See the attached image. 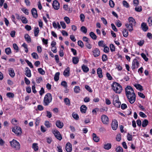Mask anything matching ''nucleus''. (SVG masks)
<instances>
[{
    "label": "nucleus",
    "instance_id": "1",
    "mask_svg": "<svg viewBox=\"0 0 152 152\" xmlns=\"http://www.w3.org/2000/svg\"><path fill=\"white\" fill-rule=\"evenodd\" d=\"M112 88L116 93L120 94L122 90L121 86L116 82H114L112 85Z\"/></svg>",
    "mask_w": 152,
    "mask_h": 152
},
{
    "label": "nucleus",
    "instance_id": "2",
    "mask_svg": "<svg viewBox=\"0 0 152 152\" xmlns=\"http://www.w3.org/2000/svg\"><path fill=\"white\" fill-rule=\"evenodd\" d=\"M52 96L51 94L48 93L45 95L44 99L43 104L45 106H48L51 102Z\"/></svg>",
    "mask_w": 152,
    "mask_h": 152
},
{
    "label": "nucleus",
    "instance_id": "3",
    "mask_svg": "<svg viewBox=\"0 0 152 152\" xmlns=\"http://www.w3.org/2000/svg\"><path fill=\"white\" fill-rule=\"evenodd\" d=\"M11 146L15 150H19L20 148V145L19 143L16 140L13 139L10 142Z\"/></svg>",
    "mask_w": 152,
    "mask_h": 152
},
{
    "label": "nucleus",
    "instance_id": "4",
    "mask_svg": "<svg viewBox=\"0 0 152 152\" xmlns=\"http://www.w3.org/2000/svg\"><path fill=\"white\" fill-rule=\"evenodd\" d=\"M12 131L17 135H19L21 134L22 133L21 128L18 126H15L12 129Z\"/></svg>",
    "mask_w": 152,
    "mask_h": 152
},
{
    "label": "nucleus",
    "instance_id": "5",
    "mask_svg": "<svg viewBox=\"0 0 152 152\" xmlns=\"http://www.w3.org/2000/svg\"><path fill=\"white\" fill-rule=\"evenodd\" d=\"M113 104L117 108H119L120 107L121 102L119 101V99L118 96H115L114 97Z\"/></svg>",
    "mask_w": 152,
    "mask_h": 152
},
{
    "label": "nucleus",
    "instance_id": "6",
    "mask_svg": "<svg viewBox=\"0 0 152 152\" xmlns=\"http://www.w3.org/2000/svg\"><path fill=\"white\" fill-rule=\"evenodd\" d=\"M53 133L54 134L55 137L57 139L59 140L62 139V137L59 132L56 129H54L52 130Z\"/></svg>",
    "mask_w": 152,
    "mask_h": 152
},
{
    "label": "nucleus",
    "instance_id": "7",
    "mask_svg": "<svg viewBox=\"0 0 152 152\" xmlns=\"http://www.w3.org/2000/svg\"><path fill=\"white\" fill-rule=\"evenodd\" d=\"M128 99L129 100V102L131 104L133 103L136 100V95H131L126 96Z\"/></svg>",
    "mask_w": 152,
    "mask_h": 152
},
{
    "label": "nucleus",
    "instance_id": "8",
    "mask_svg": "<svg viewBox=\"0 0 152 152\" xmlns=\"http://www.w3.org/2000/svg\"><path fill=\"white\" fill-rule=\"evenodd\" d=\"M139 63L138 60L136 59H134L132 61L131 68L133 70L136 68H137L139 66Z\"/></svg>",
    "mask_w": 152,
    "mask_h": 152
},
{
    "label": "nucleus",
    "instance_id": "9",
    "mask_svg": "<svg viewBox=\"0 0 152 152\" xmlns=\"http://www.w3.org/2000/svg\"><path fill=\"white\" fill-rule=\"evenodd\" d=\"M102 121L104 124H107L109 123L108 117L106 115H103L101 117Z\"/></svg>",
    "mask_w": 152,
    "mask_h": 152
},
{
    "label": "nucleus",
    "instance_id": "10",
    "mask_svg": "<svg viewBox=\"0 0 152 152\" xmlns=\"http://www.w3.org/2000/svg\"><path fill=\"white\" fill-rule=\"evenodd\" d=\"M52 6L53 8L56 10H58L59 8V4L57 0H54L53 2Z\"/></svg>",
    "mask_w": 152,
    "mask_h": 152
},
{
    "label": "nucleus",
    "instance_id": "11",
    "mask_svg": "<svg viewBox=\"0 0 152 152\" xmlns=\"http://www.w3.org/2000/svg\"><path fill=\"white\" fill-rule=\"evenodd\" d=\"M118 122L116 120L114 119L112 122V126L113 130H115L118 128Z\"/></svg>",
    "mask_w": 152,
    "mask_h": 152
},
{
    "label": "nucleus",
    "instance_id": "12",
    "mask_svg": "<svg viewBox=\"0 0 152 152\" xmlns=\"http://www.w3.org/2000/svg\"><path fill=\"white\" fill-rule=\"evenodd\" d=\"M128 20L129 21L128 24L131 25L135 26L136 22L134 19L132 17H129Z\"/></svg>",
    "mask_w": 152,
    "mask_h": 152
},
{
    "label": "nucleus",
    "instance_id": "13",
    "mask_svg": "<svg viewBox=\"0 0 152 152\" xmlns=\"http://www.w3.org/2000/svg\"><path fill=\"white\" fill-rule=\"evenodd\" d=\"M65 149L67 152H71L72 150V145L69 142H67L66 145Z\"/></svg>",
    "mask_w": 152,
    "mask_h": 152
},
{
    "label": "nucleus",
    "instance_id": "14",
    "mask_svg": "<svg viewBox=\"0 0 152 152\" xmlns=\"http://www.w3.org/2000/svg\"><path fill=\"white\" fill-rule=\"evenodd\" d=\"M56 125L58 128L60 129L62 128L64 126L63 123L59 120H58L56 121Z\"/></svg>",
    "mask_w": 152,
    "mask_h": 152
},
{
    "label": "nucleus",
    "instance_id": "15",
    "mask_svg": "<svg viewBox=\"0 0 152 152\" xmlns=\"http://www.w3.org/2000/svg\"><path fill=\"white\" fill-rule=\"evenodd\" d=\"M31 14L33 17L36 18L38 17L37 10L35 8H33L31 10Z\"/></svg>",
    "mask_w": 152,
    "mask_h": 152
},
{
    "label": "nucleus",
    "instance_id": "16",
    "mask_svg": "<svg viewBox=\"0 0 152 152\" xmlns=\"http://www.w3.org/2000/svg\"><path fill=\"white\" fill-rule=\"evenodd\" d=\"M26 70V73L25 74V75L28 77H31V71L29 69L28 67H26L25 68Z\"/></svg>",
    "mask_w": 152,
    "mask_h": 152
},
{
    "label": "nucleus",
    "instance_id": "17",
    "mask_svg": "<svg viewBox=\"0 0 152 152\" xmlns=\"http://www.w3.org/2000/svg\"><path fill=\"white\" fill-rule=\"evenodd\" d=\"M125 26L127 29L130 32L132 31L133 30L134 25H131L128 23H125Z\"/></svg>",
    "mask_w": 152,
    "mask_h": 152
},
{
    "label": "nucleus",
    "instance_id": "18",
    "mask_svg": "<svg viewBox=\"0 0 152 152\" xmlns=\"http://www.w3.org/2000/svg\"><path fill=\"white\" fill-rule=\"evenodd\" d=\"M93 55L94 57L98 56L100 52L99 50L97 48H95L93 51Z\"/></svg>",
    "mask_w": 152,
    "mask_h": 152
},
{
    "label": "nucleus",
    "instance_id": "19",
    "mask_svg": "<svg viewBox=\"0 0 152 152\" xmlns=\"http://www.w3.org/2000/svg\"><path fill=\"white\" fill-rule=\"evenodd\" d=\"M64 75L65 77H68L69 75V68L67 67L64 70L63 72Z\"/></svg>",
    "mask_w": 152,
    "mask_h": 152
},
{
    "label": "nucleus",
    "instance_id": "20",
    "mask_svg": "<svg viewBox=\"0 0 152 152\" xmlns=\"http://www.w3.org/2000/svg\"><path fill=\"white\" fill-rule=\"evenodd\" d=\"M97 73L99 78H101L103 77L102 70L101 68H99L97 69Z\"/></svg>",
    "mask_w": 152,
    "mask_h": 152
},
{
    "label": "nucleus",
    "instance_id": "21",
    "mask_svg": "<svg viewBox=\"0 0 152 152\" xmlns=\"http://www.w3.org/2000/svg\"><path fill=\"white\" fill-rule=\"evenodd\" d=\"M9 74L12 77H13L15 76L14 70L12 68H10L9 69Z\"/></svg>",
    "mask_w": 152,
    "mask_h": 152
},
{
    "label": "nucleus",
    "instance_id": "22",
    "mask_svg": "<svg viewBox=\"0 0 152 152\" xmlns=\"http://www.w3.org/2000/svg\"><path fill=\"white\" fill-rule=\"evenodd\" d=\"M141 27L142 30L145 31H146L148 29V27L145 23H142Z\"/></svg>",
    "mask_w": 152,
    "mask_h": 152
},
{
    "label": "nucleus",
    "instance_id": "23",
    "mask_svg": "<svg viewBox=\"0 0 152 152\" xmlns=\"http://www.w3.org/2000/svg\"><path fill=\"white\" fill-rule=\"evenodd\" d=\"M87 109V107L84 105H82L80 108V111L82 113H86Z\"/></svg>",
    "mask_w": 152,
    "mask_h": 152
},
{
    "label": "nucleus",
    "instance_id": "24",
    "mask_svg": "<svg viewBox=\"0 0 152 152\" xmlns=\"http://www.w3.org/2000/svg\"><path fill=\"white\" fill-rule=\"evenodd\" d=\"M24 38L29 43L31 42V39L30 36L28 34L25 35Z\"/></svg>",
    "mask_w": 152,
    "mask_h": 152
},
{
    "label": "nucleus",
    "instance_id": "25",
    "mask_svg": "<svg viewBox=\"0 0 152 152\" xmlns=\"http://www.w3.org/2000/svg\"><path fill=\"white\" fill-rule=\"evenodd\" d=\"M92 137H93V140H94V141L96 142H98L99 141V138L98 137L96 134L93 133L92 134Z\"/></svg>",
    "mask_w": 152,
    "mask_h": 152
},
{
    "label": "nucleus",
    "instance_id": "26",
    "mask_svg": "<svg viewBox=\"0 0 152 152\" xmlns=\"http://www.w3.org/2000/svg\"><path fill=\"white\" fill-rule=\"evenodd\" d=\"M20 19L23 23L26 24L28 23V20L24 16L21 15L20 16Z\"/></svg>",
    "mask_w": 152,
    "mask_h": 152
},
{
    "label": "nucleus",
    "instance_id": "27",
    "mask_svg": "<svg viewBox=\"0 0 152 152\" xmlns=\"http://www.w3.org/2000/svg\"><path fill=\"white\" fill-rule=\"evenodd\" d=\"M134 86L137 89L141 91L143 90L142 87L140 84H135Z\"/></svg>",
    "mask_w": 152,
    "mask_h": 152
},
{
    "label": "nucleus",
    "instance_id": "28",
    "mask_svg": "<svg viewBox=\"0 0 152 152\" xmlns=\"http://www.w3.org/2000/svg\"><path fill=\"white\" fill-rule=\"evenodd\" d=\"M135 94L134 92V91L133 89V90H131V91H127V90L126 89V96H128L129 95H135Z\"/></svg>",
    "mask_w": 152,
    "mask_h": 152
},
{
    "label": "nucleus",
    "instance_id": "29",
    "mask_svg": "<svg viewBox=\"0 0 152 152\" xmlns=\"http://www.w3.org/2000/svg\"><path fill=\"white\" fill-rule=\"evenodd\" d=\"M79 61V58L78 57H74L72 58V61L74 64H77L78 63Z\"/></svg>",
    "mask_w": 152,
    "mask_h": 152
},
{
    "label": "nucleus",
    "instance_id": "30",
    "mask_svg": "<svg viewBox=\"0 0 152 152\" xmlns=\"http://www.w3.org/2000/svg\"><path fill=\"white\" fill-rule=\"evenodd\" d=\"M90 36L93 39L96 40L97 38L96 35L93 32H91L89 34Z\"/></svg>",
    "mask_w": 152,
    "mask_h": 152
},
{
    "label": "nucleus",
    "instance_id": "31",
    "mask_svg": "<svg viewBox=\"0 0 152 152\" xmlns=\"http://www.w3.org/2000/svg\"><path fill=\"white\" fill-rule=\"evenodd\" d=\"M82 69H83V71L84 72H87L89 71V68L88 67L85 65H83L82 66Z\"/></svg>",
    "mask_w": 152,
    "mask_h": 152
},
{
    "label": "nucleus",
    "instance_id": "32",
    "mask_svg": "<svg viewBox=\"0 0 152 152\" xmlns=\"http://www.w3.org/2000/svg\"><path fill=\"white\" fill-rule=\"evenodd\" d=\"M74 91L76 93H79L80 91V89L79 86H76L74 89Z\"/></svg>",
    "mask_w": 152,
    "mask_h": 152
},
{
    "label": "nucleus",
    "instance_id": "33",
    "mask_svg": "<svg viewBox=\"0 0 152 152\" xmlns=\"http://www.w3.org/2000/svg\"><path fill=\"white\" fill-rule=\"evenodd\" d=\"M111 144L109 143L104 144V148L107 150H109L111 148Z\"/></svg>",
    "mask_w": 152,
    "mask_h": 152
},
{
    "label": "nucleus",
    "instance_id": "34",
    "mask_svg": "<svg viewBox=\"0 0 152 152\" xmlns=\"http://www.w3.org/2000/svg\"><path fill=\"white\" fill-rule=\"evenodd\" d=\"M148 121L147 119H145L142 122V126L143 127H145L148 125Z\"/></svg>",
    "mask_w": 152,
    "mask_h": 152
},
{
    "label": "nucleus",
    "instance_id": "35",
    "mask_svg": "<svg viewBox=\"0 0 152 152\" xmlns=\"http://www.w3.org/2000/svg\"><path fill=\"white\" fill-rule=\"evenodd\" d=\"M122 33L123 36L125 37H126L128 36V32L127 30L126 29L123 30L122 31Z\"/></svg>",
    "mask_w": 152,
    "mask_h": 152
},
{
    "label": "nucleus",
    "instance_id": "36",
    "mask_svg": "<svg viewBox=\"0 0 152 152\" xmlns=\"http://www.w3.org/2000/svg\"><path fill=\"white\" fill-rule=\"evenodd\" d=\"M60 75V73L59 72H56L54 77V80L56 81H58L59 79V75Z\"/></svg>",
    "mask_w": 152,
    "mask_h": 152
},
{
    "label": "nucleus",
    "instance_id": "37",
    "mask_svg": "<svg viewBox=\"0 0 152 152\" xmlns=\"http://www.w3.org/2000/svg\"><path fill=\"white\" fill-rule=\"evenodd\" d=\"M39 32V29L38 27H35L34 28V34L35 37L37 36Z\"/></svg>",
    "mask_w": 152,
    "mask_h": 152
},
{
    "label": "nucleus",
    "instance_id": "38",
    "mask_svg": "<svg viewBox=\"0 0 152 152\" xmlns=\"http://www.w3.org/2000/svg\"><path fill=\"white\" fill-rule=\"evenodd\" d=\"M32 148L35 151H37L38 150L39 148L37 145V144L36 143H33L32 144Z\"/></svg>",
    "mask_w": 152,
    "mask_h": 152
},
{
    "label": "nucleus",
    "instance_id": "39",
    "mask_svg": "<svg viewBox=\"0 0 152 152\" xmlns=\"http://www.w3.org/2000/svg\"><path fill=\"white\" fill-rule=\"evenodd\" d=\"M115 151L117 152H123L122 148L120 146H118L116 148Z\"/></svg>",
    "mask_w": 152,
    "mask_h": 152
},
{
    "label": "nucleus",
    "instance_id": "40",
    "mask_svg": "<svg viewBox=\"0 0 152 152\" xmlns=\"http://www.w3.org/2000/svg\"><path fill=\"white\" fill-rule=\"evenodd\" d=\"M45 126L47 128H50L52 126L51 124L48 121H46L45 123Z\"/></svg>",
    "mask_w": 152,
    "mask_h": 152
},
{
    "label": "nucleus",
    "instance_id": "41",
    "mask_svg": "<svg viewBox=\"0 0 152 152\" xmlns=\"http://www.w3.org/2000/svg\"><path fill=\"white\" fill-rule=\"evenodd\" d=\"M80 30L86 34L87 32V29L86 27L84 26H82Z\"/></svg>",
    "mask_w": 152,
    "mask_h": 152
},
{
    "label": "nucleus",
    "instance_id": "42",
    "mask_svg": "<svg viewBox=\"0 0 152 152\" xmlns=\"http://www.w3.org/2000/svg\"><path fill=\"white\" fill-rule=\"evenodd\" d=\"M64 101L66 105L69 106L70 105V102L69 99L67 98H65Z\"/></svg>",
    "mask_w": 152,
    "mask_h": 152
},
{
    "label": "nucleus",
    "instance_id": "43",
    "mask_svg": "<svg viewBox=\"0 0 152 152\" xmlns=\"http://www.w3.org/2000/svg\"><path fill=\"white\" fill-rule=\"evenodd\" d=\"M38 71L42 75H44L45 73V71L41 68H39Z\"/></svg>",
    "mask_w": 152,
    "mask_h": 152
},
{
    "label": "nucleus",
    "instance_id": "44",
    "mask_svg": "<svg viewBox=\"0 0 152 152\" xmlns=\"http://www.w3.org/2000/svg\"><path fill=\"white\" fill-rule=\"evenodd\" d=\"M5 52L7 55H9L11 53V50L10 48H8L5 49Z\"/></svg>",
    "mask_w": 152,
    "mask_h": 152
},
{
    "label": "nucleus",
    "instance_id": "45",
    "mask_svg": "<svg viewBox=\"0 0 152 152\" xmlns=\"http://www.w3.org/2000/svg\"><path fill=\"white\" fill-rule=\"evenodd\" d=\"M115 24L116 25V26L118 27H120L122 25V23L121 21L118 20L116 21Z\"/></svg>",
    "mask_w": 152,
    "mask_h": 152
},
{
    "label": "nucleus",
    "instance_id": "46",
    "mask_svg": "<svg viewBox=\"0 0 152 152\" xmlns=\"http://www.w3.org/2000/svg\"><path fill=\"white\" fill-rule=\"evenodd\" d=\"M98 45L99 47H104L105 46V44H104V41L102 40L99 41L98 42Z\"/></svg>",
    "mask_w": 152,
    "mask_h": 152
},
{
    "label": "nucleus",
    "instance_id": "47",
    "mask_svg": "<svg viewBox=\"0 0 152 152\" xmlns=\"http://www.w3.org/2000/svg\"><path fill=\"white\" fill-rule=\"evenodd\" d=\"M148 22L149 26H151L152 25V17H150L148 18Z\"/></svg>",
    "mask_w": 152,
    "mask_h": 152
},
{
    "label": "nucleus",
    "instance_id": "48",
    "mask_svg": "<svg viewBox=\"0 0 152 152\" xmlns=\"http://www.w3.org/2000/svg\"><path fill=\"white\" fill-rule=\"evenodd\" d=\"M6 95L8 97L12 98H13L14 96V94L11 92L7 93L6 94Z\"/></svg>",
    "mask_w": 152,
    "mask_h": 152
},
{
    "label": "nucleus",
    "instance_id": "49",
    "mask_svg": "<svg viewBox=\"0 0 152 152\" xmlns=\"http://www.w3.org/2000/svg\"><path fill=\"white\" fill-rule=\"evenodd\" d=\"M31 56L34 58L35 59H38V56L36 53H32L31 54Z\"/></svg>",
    "mask_w": 152,
    "mask_h": 152
},
{
    "label": "nucleus",
    "instance_id": "50",
    "mask_svg": "<svg viewBox=\"0 0 152 152\" xmlns=\"http://www.w3.org/2000/svg\"><path fill=\"white\" fill-rule=\"evenodd\" d=\"M127 139L129 141H132V135L129 133H128L127 136Z\"/></svg>",
    "mask_w": 152,
    "mask_h": 152
},
{
    "label": "nucleus",
    "instance_id": "51",
    "mask_svg": "<svg viewBox=\"0 0 152 152\" xmlns=\"http://www.w3.org/2000/svg\"><path fill=\"white\" fill-rule=\"evenodd\" d=\"M85 88L88 91L90 92H92V90L91 88L88 86L87 85H86L85 86Z\"/></svg>",
    "mask_w": 152,
    "mask_h": 152
},
{
    "label": "nucleus",
    "instance_id": "52",
    "mask_svg": "<svg viewBox=\"0 0 152 152\" xmlns=\"http://www.w3.org/2000/svg\"><path fill=\"white\" fill-rule=\"evenodd\" d=\"M142 57L146 61H147L148 60V58L145 55L144 53H142L141 54Z\"/></svg>",
    "mask_w": 152,
    "mask_h": 152
},
{
    "label": "nucleus",
    "instance_id": "53",
    "mask_svg": "<svg viewBox=\"0 0 152 152\" xmlns=\"http://www.w3.org/2000/svg\"><path fill=\"white\" fill-rule=\"evenodd\" d=\"M26 62L28 64V65L31 68H33V66L32 64V63L29 61L28 60H25Z\"/></svg>",
    "mask_w": 152,
    "mask_h": 152
},
{
    "label": "nucleus",
    "instance_id": "54",
    "mask_svg": "<svg viewBox=\"0 0 152 152\" xmlns=\"http://www.w3.org/2000/svg\"><path fill=\"white\" fill-rule=\"evenodd\" d=\"M123 4L124 7L126 8H128L129 7L128 3L126 1H123Z\"/></svg>",
    "mask_w": 152,
    "mask_h": 152
},
{
    "label": "nucleus",
    "instance_id": "55",
    "mask_svg": "<svg viewBox=\"0 0 152 152\" xmlns=\"http://www.w3.org/2000/svg\"><path fill=\"white\" fill-rule=\"evenodd\" d=\"M21 10L23 12L27 15H28L29 14L28 10L27 9L23 8L21 9Z\"/></svg>",
    "mask_w": 152,
    "mask_h": 152
},
{
    "label": "nucleus",
    "instance_id": "56",
    "mask_svg": "<svg viewBox=\"0 0 152 152\" xmlns=\"http://www.w3.org/2000/svg\"><path fill=\"white\" fill-rule=\"evenodd\" d=\"M110 50L112 52L114 51L115 50V47L114 45L113 44H111L110 45Z\"/></svg>",
    "mask_w": 152,
    "mask_h": 152
},
{
    "label": "nucleus",
    "instance_id": "57",
    "mask_svg": "<svg viewBox=\"0 0 152 152\" xmlns=\"http://www.w3.org/2000/svg\"><path fill=\"white\" fill-rule=\"evenodd\" d=\"M78 45L79 46H80L81 48H83L84 46V45L83 42L81 40H79L78 41Z\"/></svg>",
    "mask_w": 152,
    "mask_h": 152
},
{
    "label": "nucleus",
    "instance_id": "58",
    "mask_svg": "<svg viewBox=\"0 0 152 152\" xmlns=\"http://www.w3.org/2000/svg\"><path fill=\"white\" fill-rule=\"evenodd\" d=\"M61 85L65 88L67 87V83L65 81H63L61 83Z\"/></svg>",
    "mask_w": 152,
    "mask_h": 152
},
{
    "label": "nucleus",
    "instance_id": "59",
    "mask_svg": "<svg viewBox=\"0 0 152 152\" xmlns=\"http://www.w3.org/2000/svg\"><path fill=\"white\" fill-rule=\"evenodd\" d=\"M46 116L48 118H50L52 117L51 113L49 111H46Z\"/></svg>",
    "mask_w": 152,
    "mask_h": 152
},
{
    "label": "nucleus",
    "instance_id": "60",
    "mask_svg": "<svg viewBox=\"0 0 152 152\" xmlns=\"http://www.w3.org/2000/svg\"><path fill=\"white\" fill-rule=\"evenodd\" d=\"M72 116L76 120H78L79 119V116L77 114H74L73 113L72 114Z\"/></svg>",
    "mask_w": 152,
    "mask_h": 152
},
{
    "label": "nucleus",
    "instance_id": "61",
    "mask_svg": "<svg viewBox=\"0 0 152 152\" xmlns=\"http://www.w3.org/2000/svg\"><path fill=\"white\" fill-rule=\"evenodd\" d=\"M85 45L88 49H91V45L90 44L89 42H86Z\"/></svg>",
    "mask_w": 152,
    "mask_h": 152
},
{
    "label": "nucleus",
    "instance_id": "62",
    "mask_svg": "<svg viewBox=\"0 0 152 152\" xmlns=\"http://www.w3.org/2000/svg\"><path fill=\"white\" fill-rule=\"evenodd\" d=\"M60 24L63 29H65L66 27L65 23L64 21H61L60 22Z\"/></svg>",
    "mask_w": 152,
    "mask_h": 152
},
{
    "label": "nucleus",
    "instance_id": "63",
    "mask_svg": "<svg viewBox=\"0 0 152 152\" xmlns=\"http://www.w3.org/2000/svg\"><path fill=\"white\" fill-rule=\"evenodd\" d=\"M109 4L110 7L112 8L114 6L115 4L114 2L112 0L110 1Z\"/></svg>",
    "mask_w": 152,
    "mask_h": 152
},
{
    "label": "nucleus",
    "instance_id": "64",
    "mask_svg": "<svg viewBox=\"0 0 152 152\" xmlns=\"http://www.w3.org/2000/svg\"><path fill=\"white\" fill-rule=\"evenodd\" d=\"M106 76L108 80H111L112 79V77L110 75L108 72H107L106 73Z\"/></svg>",
    "mask_w": 152,
    "mask_h": 152
}]
</instances>
